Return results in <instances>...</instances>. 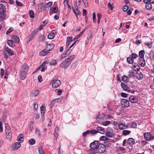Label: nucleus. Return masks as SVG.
<instances>
[{
	"mask_svg": "<svg viewBox=\"0 0 154 154\" xmlns=\"http://www.w3.org/2000/svg\"><path fill=\"white\" fill-rule=\"evenodd\" d=\"M29 67L26 63L23 64L20 70V77L21 80H23L25 79L29 70Z\"/></svg>",
	"mask_w": 154,
	"mask_h": 154,
	"instance_id": "obj_1",
	"label": "nucleus"
},
{
	"mask_svg": "<svg viewBox=\"0 0 154 154\" xmlns=\"http://www.w3.org/2000/svg\"><path fill=\"white\" fill-rule=\"evenodd\" d=\"M75 55L71 56L65 59L60 65V67L67 69L71 64L72 61L75 58Z\"/></svg>",
	"mask_w": 154,
	"mask_h": 154,
	"instance_id": "obj_2",
	"label": "nucleus"
},
{
	"mask_svg": "<svg viewBox=\"0 0 154 154\" xmlns=\"http://www.w3.org/2000/svg\"><path fill=\"white\" fill-rule=\"evenodd\" d=\"M97 122L100 123L105 119V116L104 114L103 113H100L96 117Z\"/></svg>",
	"mask_w": 154,
	"mask_h": 154,
	"instance_id": "obj_3",
	"label": "nucleus"
},
{
	"mask_svg": "<svg viewBox=\"0 0 154 154\" xmlns=\"http://www.w3.org/2000/svg\"><path fill=\"white\" fill-rule=\"evenodd\" d=\"M51 83L52 84V87L54 88H57L61 84V81L59 80L52 79L51 81Z\"/></svg>",
	"mask_w": 154,
	"mask_h": 154,
	"instance_id": "obj_4",
	"label": "nucleus"
},
{
	"mask_svg": "<svg viewBox=\"0 0 154 154\" xmlns=\"http://www.w3.org/2000/svg\"><path fill=\"white\" fill-rule=\"evenodd\" d=\"M121 86L123 90L128 92H131L132 93H134L135 92L134 90H131L123 82L121 83Z\"/></svg>",
	"mask_w": 154,
	"mask_h": 154,
	"instance_id": "obj_5",
	"label": "nucleus"
},
{
	"mask_svg": "<svg viewBox=\"0 0 154 154\" xmlns=\"http://www.w3.org/2000/svg\"><path fill=\"white\" fill-rule=\"evenodd\" d=\"M105 146L103 144H99L97 147V152L100 153H102L104 152L105 150Z\"/></svg>",
	"mask_w": 154,
	"mask_h": 154,
	"instance_id": "obj_6",
	"label": "nucleus"
},
{
	"mask_svg": "<svg viewBox=\"0 0 154 154\" xmlns=\"http://www.w3.org/2000/svg\"><path fill=\"white\" fill-rule=\"evenodd\" d=\"M105 134L107 137H112L114 135L113 130L110 128H108Z\"/></svg>",
	"mask_w": 154,
	"mask_h": 154,
	"instance_id": "obj_7",
	"label": "nucleus"
},
{
	"mask_svg": "<svg viewBox=\"0 0 154 154\" xmlns=\"http://www.w3.org/2000/svg\"><path fill=\"white\" fill-rule=\"evenodd\" d=\"M121 105L123 107L127 108L129 106V101L125 99H122L121 100Z\"/></svg>",
	"mask_w": 154,
	"mask_h": 154,
	"instance_id": "obj_8",
	"label": "nucleus"
},
{
	"mask_svg": "<svg viewBox=\"0 0 154 154\" xmlns=\"http://www.w3.org/2000/svg\"><path fill=\"white\" fill-rule=\"evenodd\" d=\"M97 133V131L96 130L92 129L91 130H87L82 133V136L84 137L90 134H95Z\"/></svg>",
	"mask_w": 154,
	"mask_h": 154,
	"instance_id": "obj_9",
	"label": "nucleus"
},
{
	"mask_svg": "<svg viewBox=\"0 0 154 154\" xmlns=\"http://www.w3.org/2000/svg\"><path fill=\"white\" fill-rule=\"evenodd\" d=\"M144 135L145 139L149 141L154 139V137L152 135H151L150 133H145Z\"/></svg>",
	"mask_w": 154,
	"mask_h": 154,
	"instance_id": "obj_10",
	"label": "nucleus"
},
{
	"mask_svg": "<svg viewBox=\"0 0 154 154\" xmlns=\"http://www.w3.org/2000/svg\"><path fill=\"white\" fill-rule=\"evenodd\" d=\"M6 137L8 140H11L12 138V134L11 130L7 129L5 131Z\"/></svg>",
	"mask_w": 154,
	"mask_h": 154,
	"instance_id": "obj_11",
	"label": "nucleus"
},
{
	"mask_svg": "<svg viewBox=\"0 0 154 154\" xmlns=\"http://www.w3.org/2000/svg\"><path fill=\"white\" fill-rule=\"evenodd\" d=\"M99 144L98 141L95 140L90 144V146L91 148L96 149Z\"/></svg>",
	"mask_w": 154,
	"mask_h": 154,
	"instance_id": "obj_12",
	"label": "nucleus"
},
{
	"mask_svg": "<svg viewBox=\"0 0 154 154\" xmlns=\"http://www.w3.org/2000/svg\"><path fill=\"white\" fill-rule=\"evenodd\" d=\"M138 62L139 64L142 66H144L146 64L144 58H139Z\"/></svg>",
	"mask_w": 154,
	"mask_h": 154,
	"instance_id": "obj_13",
	"label": "nucleus"
},
{
	"mask_svg": "<svg viewBox=\"0 0 154 154\" xmlns=\"http://www.w3.org/2000/svg\"><path fill=\"white\" fill-rule=\"evenodd\" d=\"M5 50L10 56H12L14 55V51L9 48L8 47L5 48Z\"/></svg>",
	"mask_w": 154,
	"mask_h": 154,
	"instance_id": "obj_14",
	"label": "nucleus"
},
{
	"mask_svg": "<svg viewBox=\"0 0 154 154\" xmlns=\"http://www.w3.org/2000/svg\"><path fill=\"white\" fill-rule=\"evenodd\" d=\"M118 126L119 128L121 130L127 129L128 127L127 125H126L125 123H120L119 124Z\"/></svg>",
	"mask_w": 154,
	"mask_h": 154,
	"instance_id": "obj_15",
	"label": "nucleus"
},
{
	"mask_svg": "<svg viewBox=\"0 0 154 154\" xmlns=\"http://www.w3.org/2000/svg\"><path fill=\"white\" fill-rule=\"evenodd\" d=\"M129 100L130 101L134 103H137L138 102L137 98L134 96H130L129 98Z\"/></svg>",
	"mask_w": 154,
	"mask_h": 154,
	"instance_id": "obj_16",
	"label": "nucleus"
},
{
	"mask_svg": "<svg viewBox=\"0 0 154 154\" xmlns=\"http://www.w3.org/2000/svg\"><path fill=\"white\" fill-rule=\"evenodd\" d=\"M46 7L45 6V4L44 5L43 3H41L39 5L38 10L42 11H45L46 9Z\"/></svg>",
	"mask_w": 154,
	"mask_h": 154,
	"instance_id": "obj_17",
	"label": "nucleus"
},
{
	"mask_svg": "<svg viewBox=\"0 0 154 154\" xmlns=\"http://www.w3.org/2000/svg\"><path fill=\"white\" fill-rule=\"evenodd\" d=\"M55 33H57L56 31L54 30H52L51 32L48 35V38L51 39H53L55 36Z\"/></svg>",
	"mask_w": 154,
	"mask_h": 154,
	"instance_id": "obj_18",
	"label": "nucleus"
},
{
	"mask_svg": "<svg viewBox=\"0 0 154 154\" xmlns=\"http://www.w3.org/2000/svg\"><path fill=\"white\" fill-rule=\"evenodd\" d=\"M21 146V144L18 142L15 143L12 146V148L14 150H17Z\"/></svg>",
	"mask_w": 154,
	"mask_h": 154,
	"instance_id": "obj_19",
	"label": "nucleus"
},
{
	"mask_svg": "<svg viewBox=\"0 0 154 154\" xmlns=\"http://www.w3.org/2000/svg\"><path fill=\"white\" fill-rule=\"evenodd\" d=\"M54 45L53 44H50L48 45L46 48L47 50L48 51L52 50L54 48Z\"/></svg>",
	"mask_w": 154,
	"mask_h": 154,
	"instance_id": "obj_20",
	"label": "nucleus"
},
{
	"mask_svg": "<svg viewBox=\"0 0 154 154\" xmlns=\"http://www.w3.org/2000/svg\"><path fill=\"white\" fill-rule=\"evenodd\" d=\"M135 76L138 80H140L142 79L143 78V74L140 72H137L136 73Z\"/></svg>",
	"mask_w": 154,
	"mask_h": 154,
	"instance_id": "obj_21",
	"label": "nucleus"
},
{
	"mask_svg": "<svg viewBox=\"0 0 154 154\" xmlns=\"http://www.w3.org/2000/svg\"><path fill=\"white\" fill-rule=\"evenodd\" d=\"M127 141L128 144L130 145H133L135 143L134 140L132 138H130L128 139Z\"/></svg>",
	"mask_w": 154,
	"mask_h": 154,
	"instance_id": "obj_22",
	"label": "nucleus"
},
{
	"mask_svg": "<svg viewBox=\"0 0 154 154\" xmlns=\"http://www.w3.org/2000/svg\"><path fill=\"white\" fill-rule=\"evenodd\" d=\"M38 150L39 154H46L43 150V147L42 146H38Z\"/></svg>",
	"mask_w": 154,
	"mask_h": 154,
	"instance_id": "obj_23",
	"label": "nucleus"
},
{
	"mask_svg": "<svg viewBox=\"0 0 154 154\" xmlns=\"http://www.w3.org/2000/svg\"><path fill=\"white\" fill-rule=\"evenodd\" d=\"M11 38H13V40L14 42L18 43L19 42L20 39L18 37L14 35H12Z\"/></svg>",
	"mask_w": 154,
	"mask_h": 154,
	"instance_id": "obj_24",
	"label": "nucleus"
},
{
	"mask_svg": "<svg viewBox=\"0 0 154 154\" xmlns=\"http://www.w3.org/2000/svg\"><path fill=\"white\" fill-rule=\"evenodd\" d=\"M97 133L99 132L101 134H103L105 132L104 129L101 127H97Z\"/></svg>",
	"mask_w": 154,
	"mask_h": 154,
	"instance_id": "obj_25",
	"label": "nucleus"
},
{
	"mask_svg": "<svg viewBox=\"0 0 154 154\" xmlns=\"http://www.w3.org/2000/svg\"><path fill=\"white\" fill-rule=\"evenodd\" d=\"M0 13H6L5 6L2 4H0Z\"/></svg>",
	"mask_w": 154,
	"mask_h": 154,
	"instance_id": "obj_26",
	"label": "nucleus"
},
{
	"mask_svg": "<svg viewBox=\"0 0 154 154\" xmlns=\"http://www.w3.org/2000/svg\"><path fill=\"white\" fill-rule=\"evenodd\" d=\"M97 152L96 149L91 148L88 151V154H96Z\"/></svg>",
	"mask_w": 154,
	"mask_h": 154,
	"instance_id": "obj_27",
	"label": "nucleus"
},
{
	"mask_svg": "<svg viewBox=\"0 0 154 154\" xmlns=\"http://www.w3.org/2000/svg\"><path fill=\"white\" fill-rule=\"evenodd\" d=\"M127 60L128 63L130 64H132L134 62V59L131 56L127 58Z\"/></svg>",
	"mask_w": 154,
	"mask_h": 154,
	"instance_id": "obj_28",
	"label": "nucleus"
},
{
	"mask_svg": "<svg viewBox=\"0 0 154 154\" xmlns=\"http://www.w3.org/2000/svg\"><path fill=\"white\" fill-rule=\"evenodd\" d=\"M40 108H41V113L42 116V118L44 119V113L45 112V108L44 106H41Z\"/></svg>",
	"mask_w": 154,
	"mask_h": 154,
	"instance_id": "obj_29",
	"label": "nucleus"
},
{
	"mask_svg": "<svg viewBox=\"0 0 154 154\" xmlns=\"http://www.w3.org/2000/svg\"><path fill=\"white\" fill-rule=\"evenodd\" d=\"M145 51L143 50L140 51L139 52V56L140 57V58H144V55L145 54Z\"/></svg>",
	"mask_w": 154,
	"mask_h": 154,
	"instance_id": "obj_30",
	"label": "nucleus"
},
{
	"mask_svg": "<svg viewBox=\"0 0 154 154\" xmlns=\"http://www.w3.org/2000/svg\"><path fill=\"white\" fill-rule=\"evenodd\" d=\"M85 29L83 30L78 35L75 37L73 40H76L79 38L84 33V32H85Z\"/></svg>",
	"mask_w": 154,
	"mask_h": 154,
	"instance_id": "obj_31",
	"label": "nucleus"
},
{
	"mask_svg": "<svg viewBox=\"0 0 154 154\" xmlns=\"http://www.w3.org/2000/svg\"><path fill=\"white\" fill-rule=\"evenodd\" d=\"M5 13H0V20L2 21L5 20Z\"/></svg>",
	"mask_w": 154,
	"mask_h": 154,
	"instance_id": "obj_32",
	"label": "nucleus"
},
{
	"mask_svg": "<svg viewBox=\"0 0 154 154\" xmlns=\"http://www.w3.org/2000/svg\"><path fill=\"white\" fill-rule=\"evenodd\" d=\"M62 100V98L60 97L58 98H57L54 99L53 100L51 101V103L53 102L54 103H60V102Z\"/></svg>",
	"mask_w": 154,
	"mask_h": 154,
	"instance_id": "obj_33",
	"label": "nucleus"
},
{
	"mask_svg": "<svg viewBox=\"0 0 154 154\" xmlns=\"http://www.w3.org/2000/svg\"><path fill=\"white\" fill-rule=\"evenodd\" d=\"M39 93V91L38 90H35L31 94V96L32 97L36 96Z\"/></svg>",
	"mask_w": 154,
	"mask_h": 154,
	"instance_id": "obj_34",
	"label": "nucleus"
},
{
	"mask_svg": "<svg viewBox=\"0 0 154 154\" xmlns=\"http://www.w3.org/2000/svg\"><path fill=\"white\" fill-rule=\"evenodd\" d=\"M122 78V80L124 82L127 83L128 81V77L125 75L123 76Z\"/></svg>",
	"mask_w": 154,
	"mask_h": 154,
	"instance_id": "obj_35",
	"label": "nucleus"
},
{
	"mask_svg": "<svg viewBox=\"0 0 154 154\" xmlns=\"http://www.w3.org/2000/svg\"><path fill=\"white\" fill-rule=\"evenodd\" d=\"M152 5L151 3H147L146 5V8L147 10H150L152 8Z\"/></svg>",
	"mask_w": 154,
	"mask_h": 154,
	"instance_id": "obj_36",
	"label": "nucleus"
},
{
	"mask_svg": "<svg viewBox=\"0 0 154 154\" xmlns=\"http://www.w3.org/2000/svg\"><path fill=\"white\" fill-rule=\"evenodd\" d=\"M8 44L10 46L13 47L14 46V43L12 40H8L7 41Z\"/></svg>",
	"mask_w": 154,
	"mask_h": 154,
	"instance_id": "obj_37",
	"label": "nucleus"
},
{
	"mask_svg": "<svg viewBox=\"0 0 154 154\" xmlns=\"http://www.w3.org/2000/svg\"><path fill=\"white\" fill-rule=\"evenodd\" d=\"M70 52L69 53H66L65 54H63L62 55H61L60 57V59L61 60H62L65 57H66L67 55H68L69 54Z\"/></svg>",
	"mask_w": 154,
	"mask_h": 154,
	"instance_id": "obj_38",
	"label": "nucleus"
},
{
	"mask_svg": "<svg viewBox=\"0 0 154 154\" xmlns=\"http://www.w3.org/2000/svg\"><path fill=\"white\" fill-rule=\"evenodd\" d=\"M122 132L123 135H126L130 134L131 131L128 130H124L122 131Z\"/></svg>",
	"mask_w": 154,
	"mask_h": 154,
	"instance_id": "obj_39",
	"label": "nucleus"
},
{
	"mask_svg": "<svg viewBox=\"0 0 154 154\" xmlns=\"http://www.w3.org/2000/svg\"><path fill=\"white\" fill-rule=\"evenodd\" d=\"M35 141L34 139H31L29 141V143L31 145H33L35 144Z\"/></svg>",
	"mask_w": 154,
	"mask_h": 154,
	"instance_id": "obj_40",
	"label": "nucleus"
},
{
	"mask_svg": "<svg viewBox=\"0 0 154 154\" xmlns=\"http://www.w3.org/2000/svg\"><path fill=\"white\" fill-rule=\"evenodd\" d=\"M33 123L34 122L33 121L31 122L29 126V128L31 131H32V129H33Z\"/></svg>",
	"mask_w": 154,
	"mask_h": 154,
	"instance_id": "obj_41",
	"label": "nucleus"
},
{
	"mask_svg": "<svg viewBox=\"0 0 154 154\" xmlns=\"http://www.w3.org/2000/svg\"><path fill=\"white\" fill-rule=\"evenodd\" d=\"M109 139L106 136H101L100 138V140H107Z\"/></svg>",
	"mask_w": 154,
	"mask_h": 154,
	"instance_id": "obj_42",
	"label": "nucleus"
},
{
	"mask_svg": "<svg viewBox=\"0 0 154 154\" xmlns=\"http://www.w3.org/2000/svg\"><path fill=\"white\" fill-rule=\"evenodd\" d=\"M57 64V61L55 60H52L50 62V64L51 65H54Z\"/></svg>",
	"mask_w": 154,
	"mask_h": 154,
	"instance_id": "obj_43",
	"label": "nucleus"
},
{
	"mask_svg": "<svg viewBox=\"0 0 154 154\" xmlns=\"http://www.w3.org/2000/svg\"><path fill=\"white\" fill-rule=\"evenodd\" d=\"M37 30L36 29H35L32 32V33L31 34V37L32 38L34 37L37 34Z\"/></svg>",
	"mask_w": 154,
	"mask_h": 154,
	"instance_id": "obj_44",
	"label": "nucleus"
},
{
	"mask_svg": "<svg viewBox=\"0 0 154 154\" xmlns=\"http://www.w3.org/2000/svg\"><path fill=\"white\" fill-rule=\"evenodd\" d=\"M134 75V72L132 70L128 72V76L129 77H131Z\"/></svg>",
	"mask_w": 154,
	"mask_h": 154,
	"instance_id": "obj_45",
	"label": "nucleus"
},
{
	"mask_svg": "<svg viewBox=\"0 0 154 154\" xmlns=\"http://www.w3.org/2000/svg\"><path fill=\"white\" fill-rule=\"evenodd\" d=\"M29 14L31 18H33L34 17V14L33 11L32 10H31L29 11Z\"/></svg>",
	"mask_w": 154,
	"mask_h": 154,
	"instance_id": "obj_46",
	"label": "nucleus"
},
{
	"mask_svg": "<svg viewBox=\"0 0 154 154\" xmlns=\"http://www.w3.org/2000/svg\"><path fill=\"white\" fill-rule=\"evenodd\" d=\"M133 59H136L138 57V55L135 53H132L131 54V56Z\"/></svg>",
	"mask_w": 154,
	"mask_h": 154,
	"instance_id": "obj_47",
	"label": "nucleus"
},
{
	"mask_svg": "<svg viewBox=\"0 0 154 154\" xmlns=\"http://www.w3.org/2000/svg\"><path fill=\"white\" fill-rule=\"evenodd\" d=\"M52 3L51 2H49L47 4H45V6L46 8H49L51 6Z\"/></svg>",
	"mask_w": 154,
	"mask_h": 154,
	"instance_id": "obj_48",
	"label": "nucleus"
},
{
	"mask_svg": "<svg viewBox=\"0 0 154 154\" xmlns=\"http://www.w3.org/2000/svg\"><path fill=\"white\" fill-rule=\"evenodd\" d=\"M48 52V51L47 50V49L46 50H44L41 53V55L42 56H45L47 53Z\"/></svg>",
	"mask_w": 154,
	"mask_h": 154,
	"instance_id": "obj_49",
	"label": "nucleus"
},
{
	"mask_svg": "<svg viewBox=\"0 0 154 154\" xmlns=\"http://www.w3.org/2000/svg\"><path fill=\"white\" fill-rule=\"evenodd\" d=\"M110 123V122L109 121H106V122H103L102 123L103 125L104 126H107Z\"/></svg>",
	"mask_w": 154,
	"mask_h": 154,
	"instance_id": "obj_50",
	"label": "nucleus"
},
{
	"mask_svg": "<svg viewBox=\"0 0 154 154\" xmlns=\"http://www.w3.org/2000/svg\"><path fill=\"white\" fill-rule=\"evenodd\" d=\"M13 30V28L12 27H10L9 28L6 32V34L7 35H8Z\"/></svg>",
	"mask_w": 154,
	"mask_h": 154,
	"instance_id": "obj_51",
	"label": "nucleus"
},
{
	"mask_svg": "<svg viewBox=\"0 0 154 154\" xmlns=\"http://www.w3.org/2000/svg\"><path fill=\"white\" fill-rule=\"evenodd\" d=\"M93 20L94 22H95L96 21V14L95 13H93L92 14Z\"/></svg>",
	"mask_w": 154,
	"mask_h": 154,
	"instance_id": "obj_52",
	"label": "nucleus"
},
{
	"mask_svg": "<svg viewBox=\"0 0 154 154\" xmlns=\"http://www.w3.org/2000/svg\"><path fill=\"white\" fill-rule=\"evenodd\" d=\"M150 57L151 60H154V52H151L150 54Z\"/></svg>",
	"mask_w": 154,
	"mask_h": 154,
	"instance_id": "obj_53",
	"label": "nucleus"
},
{
	"mask_svg": "<svg viewBox=\"0 0 154 154\" xmlns=\"http://www.w3.org/2000/svg\"><path fill=\"white\" fill-rule=\"evenodd\" d=\"M128 9V7L127 5H124L123 8V10L125 12H126L127 11Z\"/></svg>",
	"mask_w": 154,
	"mask_h": 154,
	"instance_id": "obj_54",
	"label": "nucleus"
},
{
	"mask_svg": "<svg viewBox=\"0 0 154 154\" xmlns=\"http://www.w3.org/2000/svg\"><path fill=\"white\" fill-rule=\"evenodd\" d=\"M131 127L133 128H136L137 127V125L136 123L134 122H131Z\"/></svg>",
	"mask_w": 154,
	"mask_h": 154,
	"instance_id": "obj_55",
	"label": "nucleus"
},
{
	"mask_svg": "<svg viewBox=\"0 0 154 154\" xmlns=\"http://www.w3.org/2000/svg\"><path fill=\"white\" fill-rule=\"evenodd\" d=\"M61 147V145L60 144L59 145V148H58V154H62L63 153V151H61L60 149V148Z\"/></svg>",
	"mask_w": 154,
	"mask_h": 154,
	"instance_id": "obj_56",
	"label": "nucleus"
},
{
	"mask_svg": "<svg viewBox=\"0 0 154 154\" xmlns=\"http://www.w3.org/2000/svg\"><path fill=\"white\" fill-rule=\"evenodd\" d=\"M152 43H146L145 44L149 48H151L152 47Z\"/></svg>",
	"mask_w": 154,
	"mask_h": 154,
	"instance_id": "obj_57",
	"label": "nucleus"
},
{
	"mask_svg": "<svg viewBox=\"0 0 154 154\" xmlns=\"http://www.w3.org/2000/svg\"><path fill=\"white\" fill-rule=\"evenodd\" d=\"M58 11V8L57 7H54L52 9V11L54 13H56Z\"/></svg>",
	"mask_w": 154,
	"mask_h": 154,
	"instance_id": "obj_58",
	"label": "nucleus"
},
{
	"mask_svg": "<svg viewBox=\"0 0 154 154\" xmlns=\"http://www.w3.org/2000/svg\"><path fill=\"white\" fill-rule=\"evenodd\" d=\"M72 39V37L71 36H69L67 37L66 39V42H71Z\"/></svg>",
	"mask_w": 154,
	"mask_h": 154,
	"instance_id": "obj_59",
	"label": "nucleus"
},
{
	"mask_svg": "<svg viewBox=\"0 0 154 154\" xmlns=\"http://www.w3.org/2000/svg\"><path fill=\"white\" fill-rule=\"evenodd\" d=\"M16 3L17 6H22L23 5L22 3H21L20 2L18 1H16Z\"/></svg>",
	"mask_w": 154,
	"mask_h": 154,
	"instance_id": "obj_60",
	"label": "nucleus"
},
{
	"mask_svg": "<svg viewBox=\"0 0 154 154\" xmlns=\"http://www.w3.org/2000/svg\"><path fill=\"white\" fill-rule=\"evenodd\" d=\"M3 130L2 122L1 121L0 122V132H2Z\"/></svg>",
	"mask_w": 154,
	"mask_h": 154,
	"instance_id": "obj_61",
	"label": "nucleus"
},
{
	"mask_svg": "<svg viewBox=\"0 0 154 154\" xmlns=\"http://www.w3.org/2000/svg\"><path fill=\"white\" fill-rule=\"evenodd\" d=\"M4 70L2 69H1L0 74V75L1 76V77H2L3 75L4 74Z\"/></svg>",
	"mask_w": 154,
	"mask_h": 154,
	"instance_id": "obj_62",
	"label": "nucleus"
},
{
	"mask_svg": "<svg viewBox=\"0 0 154 154\" xmlns=\"http://www.w3.org/2000/svg\"><path fill=\"white\" fill-rule=\"evenodd\" d=\"M121 95L123 97H127V95L124 93H121Z\"/></svg>",
	"mask_w": 154,
	"mask_h": 154,
	"instance_id": "obj_63",
	"label": "nucleus"
},
{
	"mask_svg": "<svg viewBox=\"0 0 154 154\" xmlns=\"http://www.w3.org/2000/svg\"><path fill=\"white\" fill-rule=\"evenodd\" d=\"M107 5H108V7L110 9V10H112L113 7L112 6V5H111V3H108V4Z\"/></svg>",
	"mask_w": 154,
	"mask_h": 154,
	"instance_id": "obj_64",
	"label": "nucleus"
}]
</instances>
